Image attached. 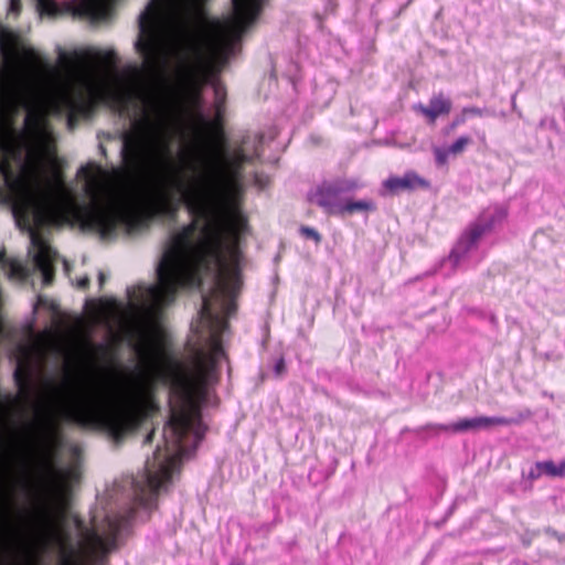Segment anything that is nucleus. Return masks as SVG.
<instances>
[{
  "mask_svg": "<svg viewBox=\"0 0 565 565\" xmlns=\"http://www.w3.org/2000/svg\"><path fill=\"white\" fill-rule=\"evenodd\" d=\"M40 14L72 13L90 20L106 19L115 0H35Z\"/></svg>",
  "mask_w": 565,
  "mask_h": 565,
  "instance_id": "obj_1",
  "label": "nucleus"
},
{
  "mask_svg": "<svg viewBox=\"0 0 565 565\" xmlns=\"http://www.w3.org/2000/svg\"><path fill=\"white\" fill-rule=\"evenodd\" d=\"M507 213L503 209H495L493 212L482 214L478 222L473 223L459 238L458 243L451 250L448 260L452 267H457L476 247L479 238L489 231L497 222L502 221Z\"/></svg>",
  "mask_w": 565,
  "mask_h": 565,
  "instance_id": "obj_2",
  "label": "nucleus"
},
{
  "mask_svg": "<svg viewBox=\"0 0 565 565\" xmlns=\"http://www.w3.org/2000/svg\"><path fill=\"white\" fill-rule=\"evenodd\" d=\"M356 180H338L332 183H323L310 196V200L323 207L330 214H340L344 193L352 192L360 188Z\"/></svg>",
  "mask_w": 565,
  "mask_h": 565,
  "instance_id": "obj_3",
  "label": "nucleus"
},
{
  "mask_svg": "<svg viewBox=\"0 0 565 565\" xmlns=\"http://www.w3.org/2000/svg\"><path fill=\"white\" fill-rule=\"evenodd\" d=\"M515 423L512 418L507 417H487V416H479L473 418H463L456 423L448 424V425H438V429L448 431V433H462L468 430H478V429H488L492 426H504V425H511Z\"/></svg>",
  "mask_w": 565,
  "mask_h": 565,
  "instance_id": "obj_4",
  "label": "nucleus"
},
{
  "mask_svg": "<svg viewBox=\"0 0 565 565\" xmlns=\"http://www.w3.org/2000/svg\"><path fill=\"white\" fill-rule=\"evenodd\" d=\"M427 182L414 172H407L403 177H390L383 183V186L390 193H397L404 190H414L419 186H426Z\"/></svg>",
  "mask_w": 565,
  "mask_h": 565,
  "instance_id": "obj_5",
  "label": "nucleus"
},
{
  "mask_svg": "<svg viewBox=\"0 0 565 565\" xmlns=\"http://www.w3.org/2000/svg\"><path fill=\"white\" fill-rule=\"evenodd\" d=\"M424 116H426L429 122H435L436 118L440 115H447L451 109V103L448 98L441 94L434 96L430 99L429 106L418 105L415 107Z\"/></svg>",
  "mask_w": 565,
  "mask_h": 565,
  "instance_id": "obj_6",
  "label": "nucleus"
},
{
  "mask_svg": "<svg viewBox=\"0 0 565 565\" xmlns=\"http://www.w3.org/2000/svg\"><path fill=\"white\" fill-rule=\"evenodd\" d=\"M374 210H375V204L371 200L352 201V200L348 199L343 202L340 214L341 215L353 214L355 212H369V211H374Z\"/></svg>",
  "mask_w": 565,
  "mask_h": 565,
  "instance_id": "obj_7",
  "label": "nucleus"
},
{
  "mask_svg": "<svg viewBox=\"0 0 565 565\" xmlns=\"http://www.w3.org/2000/svg\"><path fill=\"white\" fill-rule=\"evenodd\" d=\"M536 469L542 470L544 475L550 477L565 476V461L555 465L552 460L536 462Z\"/></svg>",
  "mask_w": 565,
  "mask_h": 565,
  "instance_id": "obj_8",
  "label": "nucleus"
},
{
  "mask_svg": "<svg viewBox=\"0 0 565 565\" xmlns=\"http://www.w3.org/2000/svg\"><path fill=\"white\" fill-rule=\"evenodd\" d=\"M4 270L8 277L12 280H23L28 276V268L18 260H12L4 264Z\"/></svg>",
  "mask_w": 565,
  "mask_h": 565,
  "instance_id": "obj_9",
  "label": "nucleus"
},
{
  "mask_svg": "<svg viewBox=\"0 0 565 565\" xmlns=\"http://www.w3.org/2000/svg\"><path fill=\"white\" fill-rule=\"evenodd\" d=\"M212 85H213L214 94H215L216 115L220 116L222 104L224 103V99H225V92L220 83L213 82Z\"/></svg>",
  "mask_w": 565,
  "mask_h": 565,
  "instance_id": "obj_10",
  "label": "nucleus"
},
{
  "mask_svg": "<svg viewBox=\"0 0 565 565\" xmlns=\"http://www.w3.org/2000/svg\"><path fill=\"white\" fill-rule=\"evenodd\" d=\"M470 138L467 136L459 137L451 146H449V151L451 154H458L465 150L467 145H469Z\"/></svg>",
  "mask_w": 565,
  "mask_h": 565,
  "instance_id": "obj_11",
  "label": "nucleus"
},
{
  "mask_svg": "<svg viewBox=\"0 0 565 565\" xmlns=\"http://www.w3.org/2000/svg\"><path fill=\"white\" fill-rule=\"evenodd\" d=\"M434 152L438 164H445L448 156L451 154L449 148H435Z\"/></svg>",
  "mask_w": 565,
  "mask_h": 565,
  "instance_id": "obj_12",
  "label": "nucleus"
},
{
  "mask_svg": "<svg viewBox=\"0 0 565 565\" xmlns=\"http://www.w3.org/2000/svg\"><path fill=\"white\" fill-rule=\"evenodd\" d=\"M482 114L481 109L477 108V107H467V108H463L462 110V115L463 117L466 116H480ZM465 120V118L462 119H458L454 122V125H458L460 122H462Z\"/></svg>",
  "mask_w": 565,
  "mask_h": 565,
  "instance_id": "obj_13",
  "label": "nucleus"
},
{
  "mask_svg": "<svg viewBox=\"0 0 565 565\" xmlns=\"http://www.w3.org/2000/svg\"><path fill=\"white\" fill-rule=\"evenodd\" d=\"M301 233L306 237L315 239L317 243H319L320 239H321L319 233L316 230L311 228V227H302L301 228Z\"/></svg>",
  "mask_w": 565,
  "mask_h": 565,
  "instance_id": "obj_14",
  "label": "nucleus"
},
{
  "mask_svg": "<svg viewBox=\"0 0 565 565\" xmlns=\"http://www.w3.org/2000/svg\"><path fill=\"white\" fill-rule=\"evenodd\" d=\"M20 10H21V1L20 0H10V6H9V14H14V15H18L20 13Z\"/></svg>",
  "mask_w": 565,
  "mask_h": 565,
  "instance_id": "obj_15",
  "label": "nucleus"
},
{
  "mask_svg": "<svg viewBox=\"0 0 565 565\" xmlns=\"http://www.w3.org/2000/svg\"><path fill=\"white\" fill-rule=\"evenodd\" d=\"M88 281H89L88 277H86V276H85V277H82V278H79V279L77 280V286H78L79 288H85V287L88 285Z\"/></svg>",
  "mask_w": 565,
  "mask_h": 565,
  "instance_id": "obj_16",
  "label": "nucleus"
},
{
  "mask_svg": "<svg viewBox=\"0 0 565 565\" xmlns=\"http://www.w3.org/2000/svg\"><path fill=\"white\" fill-rule=\"evenodd\" d=\"M542 475H544L543 471L537 470L536 468L530 471V478H532V479H536V478L541 477Z\"/></svg>",
  "mask_w": 565,
  "mask_h": 565,
  "instance_id": "obj_17",
  "label": "nucleus"
},
{
  "mask_svg": "<svg viewBox=\"0 0 565 565\" xmlns=\"http://www.w3.org/2000/svg\"><path fill=\"white\" fill-rule=\"evenodd\" d=\"M284 360H279L275 365V371L277 374H280L284 369Z\"/></svg>",
  "mask_w": 565,
  "mask_h": 565,
  "instance_id": "obj_18",
  "label": "nucleus"
},
{
  "mask_svg": "<svg viewBox=\"0 0 565 565\" xmlns=\"http://www.w3.org/2000/svg\"><path fill=\"white\" fill-rule=\"evenodd\" d=\"M98 278H99V285L102 286V285H103V282H104V280H105V276H104V274H103V273H99Z\"/></svg>",
  "mask_w": 565,
  "mask_h": 565,
  "instance_id": "obj_19",
  "label": "nucleus"
},
{
  "mask_svg": "<svg viewBox=\"0 0 565 565\" xmlns=\"http://www.w3.org/2000/svg\"><path fill=\"white\" fill-rule=\"evenodd\" d=\"M254 156H256V157L259 156V152H258L257 148H255Z\"/></svg>",
  "mask_w": 565,
  "mask_h": 565,
  "instance_id": "obj_20",
  "label": "nucleus"
},
{
  "mask_svg": "<svg viewBox=\"0 0 565 565\" xmlns=\"http://www.w3.org/2000/svg\"><path fill=\"white\" fill-rule=\"evenodd\" d=\"M151 435H152V434H149V435L147 436V438H146V440H147V441H149V440L151 439Z\"/></svg>",
  "mask_w": 565,
  "mask_h": 565,
  "instance_id": "obj_21",
  "label": "nucleus"
}]
</instances>
